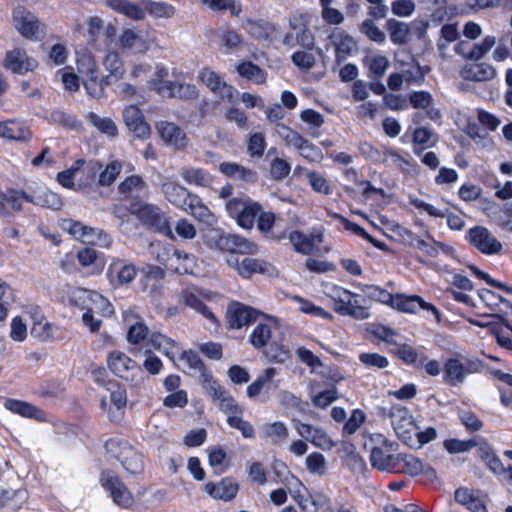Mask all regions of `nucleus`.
<instances>
[{
	"mask_svg": "<svg viewBox=\"0 0 512 512\" xmlns=\"http://www.w3.org/2000/svg\"><path fill=\"white\" fill-rule=\"evenodd\" d=\"M28 193L19 190H8L0 196V214L10 215L22 209V201H26Z\"/></svg>",
	"mask_w": 512,
	"mask_h": 512,
	"instance_id": "nucleus-31",
	"label": "nucleus"
},
{
	"mask_svg": "<svg viewBox=\"0 0 512 512\" xmlns=\"http://www.w3.org/2000/svg\"><path fill=\"white\" fill-rule=\"evenodd\" d=\"M101 483L110 492V496L115 504L126 509L133 505L134 498L132 493L114 472L103 471Z\"/></svg>",
	"mask_w": 512,
	"mask_h": 512,
	"instance_id": "nucleus-7",
	"label": "nucleus"
},
{
	"mask_svg": "<svg viewBox=\"0 0 512 512\" xmlns=\"http://www.w3.org/2000/svg\"><path fill=\"white\" fill-rule=\"evenodd\" d=\"M331 39L335 46V56L338 63L344 61L356 49V42L345 32L333 34Z\"/></svg>",
	"mask_w": 512,
	"mask_h": 512,
	"instance_id": "nucleus-33",
	"label": "nucleus"
},
{
	"mask_svg": "<svg viewBox=\"0 0 512 512\" xmlns=\"http://www.w3.org/2000/svg\"><path fill=\"white\" fill-rule=\"evenodd\" d=\"M84 164L85 160L78 159L69 169L59 172L57 175V181L59 182V184H61L65 188H73V180Z\"/></svg>",
	"mask_w": 512,
	"mask_h": 512,
	"instance_id": "nucleus-60",
	"label": "nucleus"
},
{
	"mask_svg": "<svg viewBox=\"0 0 512 512\" xmlns=\"http://www.w3.org/2000/svg\"><path fill=\"white\" fill-rule=\"evenodd\" d=\"M359 31L370 41L383 44L386 41V34L382 31L372 18H367L359 24Z\"/></svg>",
	"mask_w": 512,
	"mask_h": 512,
	"instance_id": "nucleus-47",
	"label": "nucleus"
},
{
	"mask_svg": "<svg viewBox=\"0 0 512 512\" xmlns=\"http://www.w3.org/2000/svg\"><path fill=\"white\" fill-rule=\"evenodd\" d=\"M200 381L213 400H219L220 402L221 398L226 397L224 389L213 380L212 376L207 371H203V373L200 374Z\"/></svg>",
	"mask_w": 512,
	"mask_h": 512,
	"instance_id": "nucleus-62",
	"label": "nucleus"
},
{
	"mask_svg": "<svg viewBox=\"0 0 512 512\" xmlns=\"http://www.w3.org/2000/svg\"><path fill=\"white\" fill-rule=\"evenodd\" d=\"M460 75L467 81H489L496 76V70L489 63H473L465 65L461 69Z\"/></svg>",
	"mask_w": 512,
	"mask_h": 512,
	"instance_id": "nucleus-25",
	"label": "nucleus"
},
{
	"mask_svg": "<svg viewBox=\"0 0 512 512\" xmlns=\"http://www.w3.org/2000/svg\"><path fill=\"white\" fill-rule=\"evenodd\" d=\"M484 369L483 362L477 357H468L462 354L449 357L443 364V380L449 386H458L472 374Z\"/></svg>",
	"mask_w": 512,
	"mask_h": 512,
	"instance_id": "nucleus-1",
	"label": "nucleus"
},
{
	"mask_svg": "<svg viewBox=\"0 0 512 512\" xmlns=\"http://www.w3.org/2000/svg\"><path fill=\"white\" fill-rule=\"evenodd\" d=\"M398 455H394L391 450V445L383 447H373L370 454L371 465L380 470L387 472H394L398 470L397 462Z\"/></svg>",
	"mask_w": 512,
	"mask_h": 512,
	"instance_id": "nucleus-20",
	"label": "nucleus"
},
{
	"mask_svg": "<svg viewBox=\"0 0 512 512\" xmlns=\"http://www.w3.org/2000/svg\"><path fill=\"white\" fill-rule=\"evenodd\" d=\"M13 20L16 30L27 39L41 40L46 34L45 25L25 7L14 9Z\"/></svg>",
	"mask_w": 512,
	"mask_h": 512,
	"instance_id": "nucleus-4",
	"label": "nucleus"
},
{
	"mask_svg": "<svg viewBox=\"0 0 512 512\" xmlns=\"http://www.w3.org/2000/svg\"><path fill=\"white\" fill-rule=\"evenodd\" d=\"M390 420L396 434L401 439L410 438L411 432L416 425L410 411L402 405H394L385 414Z\"/></svg>",
	"mask_w": 512,
	"mask_h": 512,
	"instance_id": "nucleus-9",
	"label": "nucleus"
},
{
	"mask_svg": "<svg viewBox=\"0 0 512 512\" xmlns=\"http://www.w3.org/2000/svg\"><path fill=\"white\" fill-rule=\"evenodd\" d=\"M275 132L284 140L287 146H292L297 149L299 145L304 143V137L301 134L282 123L276 124Z\"/></svg>",
	"mask_w": 512,
	"mask_h": 512,
	"instance_id": "nucleus-50",
	"label": "nucleus"
},
{
	"mask_svg": "<svg viewBox=\"0 0 512 512\" xmlns=\"http://www.w3.org/2000/svg\"><path fill=\"white\" fill-rule=\"evenodd\" d=\"M26 201L53 210H58L63 205L61 198L48 189L40 190L33 195L28 194Z\"/></svg>",
	"mask_w": 512,
	"mask_h": 512,
	"instance_id": "nucleus-34",
	"label": "nucleus"
},
{
	"mask_svg": "<svg viewBox=\"0 0 512 512\" xmlns=\"http://www.w3.org/2000/svg\"><path fill=\"white\" fill-rule=\"evenodd\" d=\"M4 407L13 413L19 414L24 417H37V408L31 404L15 399H7L4 402Z\"/></svg>",
	"mask_w": 512,
	"mask_h": 512,
	"instance_id": "nucleus-58",
	"label": "nucleus"
},
{
	"mask_svg": "<svg viewBox=\"0 0 512 512\" xmlns=\"http://www.w3.org/2000/svg\"><path fill=\"white\" fill-rule=\"evenodd\" d=\"M63 228L75 239L84 243L108 247L112 242L111 237L102 230L83 225L77 221L66 220L63 223Z\"/></svg>",
	"mask_w": 512,
	"mask_h": 512,
	"instance_id": "nucleus-6",
	"label": "nucleus"
},
{
	"mask_svg": "<svg viewBox=\"0 0 512 512\" xmlns=\"http://www.w3.org/2000/svg\"><path fill=\"white\" fill-rule=\"evenodd\" d=\"M300 118L303 122L309 125V135L312 137H318V129L324 123V116L318 111L306 109L300 113Z\"/></svg>",
	"mask_w": 512,
	"mask_h": 512,
	"instance_id": "nucleus-51",
	"label": "nucleus"
},
{
	"mask_svg": "<svg viewBox=\"0 0 512 512\" xmlns=\"http://www.w3.org/2000/svg\"><path fill=\"white\" fill-rule=\"evenodd\" d=\"M106 4L116 12L133 20H142L145 17L144 7H140L128 0H106Z\"/></svg>",
	"mask_w": 512,
	"mask_h": 512,
	"instance_id": "nucleus-35",
	"label": "nucleus"
},
{
	"mask_svg": "<svg viewBox=\"0 0 512 512\" xmlns=\"http://www.w3.org/2000/svg\"><path fill=\"white\" fill-rule=\"evenodd\" d=\"M179 302L187 307L192 308L196 312L200 313L204 318L216 323L217 319L213 312L203 303L200 297L195 293L194 290L186 288L183 289L179 295Z\"/></svg>",
	"mask_w": 512,
	"mask_h": 512,
	"instance_id": "nucleus-27",
	"label": "nucleus"
},
{
	"mask_svg": "<svg viewBox=\"0 0 512 512\" xmlns=\"http://www.w3.org/2000/svg\"><path fill=\"white\" fill-rule=\"evenodd\" d=\"M156 129L161 139L176 149H184L188 144V138L185 132L175 123L168 121H159L156 123Z\"/></svg>",
	"mask_w": 512,
	"mask_h": 512,
	"instance_id": "nucleus-15",
	"label": "nucleus"
},
{
	"mask_svg": "<svg viewBox=\"0 0 512 512\" xmlns=\"http://www.w3.org/2000/svg\"><path fill=\"white\" fill-rule=\"evenodd\" d=\"M4 138L15 141H29L31 139V132L27 126L15 121L4 122Z\"/></svg>",
	"mask_w": 512,
	"mask_h": 512,
	"instance_id": "nucleus-46",
	"label": "nucleus"
},
{
	"mask_svg": "<svg viewBox=\"0 0 512 512\" xmlns=\"http://www.w3.org/2000/svg\"><path fill=\"white\" fill-rule=\"evenodd\" d=\"M198 78L213 92L217 93L219 87L224 82L220 74L214 70L205 67L198 75Z\"/></svg>",
	"mask_w": 512,
	"mask_h": 512,
	"instance_id": "nucleus-64",
	"label": "nucleus"
},
{
	"mask_svg": "<svg viewBox=\"0 0 512 512\" xmlns=\"http://www.w3.org/2000/svg\"><path fill=\"white\" fill-rule=\"evenodd\" d=\"M289 240L295 251L303 255H309L314 248L313 240L299 231H293L289 235Z\"/></svg>",
	"mask_w": 512,
	"mask_h": 512,
	"instance_id": "nucleus-54",
	"label": "nucleus"
},
{
	"mask_svg": "<svg viewBox=\"0 0 512 512\" xmlns=\"http://www.w3.org/2000/svg\"><path fill=\"white\" fill-rule=\"evenodd\" d=\"M398 470L394 473H405L410 476L424 474L429 478H435V470L429 465H424L420 459L411 454H398Z\"/></svg>",
	"mask_w": 512,
	"mask_h": 512,
	"instance_id": "nucleus-17",
	"label": "nucleus"
},
{
	"mask_svg": "<svg viewBox=\"0 0 512 512\" xmlns=\"http://www.w3.org/2000/svg\"><path fill=\"white\" fill-rule=\"evenodd\" d=\"M102 64L108 72L113 73L116 77H123L125 74L123 62L117 52H108L105 55Z\"/></svg>",
	"mask_w": 512,
	"mask_h": 512,
	"instance_id": "nucleus-61",
	"label": "nucleus"
},
{
	"mask_svg": "<svg viewBox=\"0 0 512 512\" xmlns=\"http://www.w3.org/2000/svg\"><path fill=\"white\" fill-rule=\"evenodd\" d=\"M258 253L259 247L256 243L240 235H232L229 254L255 255Z\"/></svg>",
	"mask_w": 512,
	"mask_h": 512,
	"instance_id": "nucleus-43",
	"label": "nucleus"
},
{
	"mask_svg": "<svg viewBox=\"0 0 512 512\" xmlns=\"http://www.w3.org/2000/svg\"><path fill=\"white\" fill-rule=\"evenodd\" d=\"M386 26L389 32L390 40L395 45H404L407 42L410 32L408 24L397 21L395 19H389L386 22Z\"/></svg>",
	"mask_w": 512,
	"mask_h": 512,
	"instance_id": "nucleus-41",
	"label": "nucleus"
},
{
	"mask_svg": "<svg viewBox=\"0 0 512 512\" xmlns=\"http://www.w3.org/2000/svg\"><path fill=\"white\" fill-rule=\"evenodd\" d=\"M137 270L133 264H127L119 258H115L107 269V276L111 282L117 281L120 285L129 284L136 277Z\"/></svg>",
	"mask_w": 512,
	"mask_h": 512,
	"instance_id": "nucleus-21",
	"label": "nucleus"
},
{
	"mask_svg": "<svg viewBox=\"0 0 512 512\" xmlns=\"http://www.w3.org/2000/svg\"><path fill=\"white\" fill-rule=\"evenodd\" d=\"M329 296L334 302V310L340 315L350 316L355 320H365L370 316L367 307L357 300L358 295L342 287L333 286Z\"/></svg>",
	"mask_w": 512,
	"mask_h": 512,
	"instance_id": "nucleus-2",
	"label": "nucleus"
},
{
	"mask_svg": "<svg viewBox=\"0 0 512 512\" xmlns=\"http://www.w3.org/2000/svg\"><path fill=\"white\" fill-rule=\"evenodd\" d=\"M239 75L247 80H251L256 84H262L266 80V73L259 66L250 61L242 62L237 66Z\"/></svg>",
	"mask_w": 512,
	"mask_h": 512,
	"instance_id": "nucleus-45",
	"label": "nucleus"
},
{
	"mask_svg": "<svg viewBox=\"0 0 512 512\" xmlns=\"http://www.w3.org/2000/svg\"><path fill=\"white\" fill-rule=\"evenodd\" d=\"M146 348L158 350L171 360H173L175 354L180 351V347L176 341L160 332L150 334L146 342Z\"/></svg>",
	"mask_w": 512,
	"mask_h": 512,
	"instance_id": "nucleus-26",
	"label": "nucleus"
},
{
	"mask_svg": "<svg viewBox=\"0 0 512 512\" xmlns=\"http://www.w3.org/2000/svg\"><path fill=\"white\" fill-rule=\"evenodd\" d=\"M122 116L125 125L135 137L147 139L150 136V126L144 120L143 113L137 106L130 105L126 107L123 110Z\"/></svg>",
	"mask_w": 512,
	"mask_h": 512,
	"instance_id": "nucleus-13",
	"label": "nucleus"
},
{
	"mask_svg": "<svg viewBox=\"0 0 512 512\" xmlns=\"http://www.w3.org/2000/svg\"><path fill=\"white\" fill-rule=\"evenodd\" d=\"M77 69L83 80L99 76L96 61L90 54H83L77 60Z\"/></svg>",
	"mask_w": 512,
	"mask_h": 512,
	"instance_id": "nucleus-55",
	"label": "nucleus"
},
{
	"mask_svg": "<svg viewBox=\"0 0 512 512\" xmlns=\"http://www.w3.org/2000/svg\"><path fill=\"white\" fill-rule=\"evenodd\" d=\"M277 373V369L274 367L266 369L262 375L247 387V395L250 398L258 396L261 390L272 382Z\"/></svg>",
	"mask_w": 512,
	"mask_h": 512,
	"instance_id": "nucleus-48",
	"label": "nucleus"
},
{
	"mask_svg": "<svg viewBox=\"0 0 512 512\" xmlns=\"http://www.w3.org/2000/svg\"><path fill=\"white\" fill-rule=\"evenodd\" d=\"M440 38L437 42L438 51L444 55L448 45L455 42L459 37V32L456 24H445L442 26Z\"/></svg>",
	"mask_w": 512,
	"mask_h": 512,
	"instance_id": "nucleus-53",
	"label": "nucleus"
},
{
	"mask_svg": "<svg viewBox=\"0 0 512 512\" xmlns=\"http://www.w3.org/2000/svg\"><path fill=\"white\" fill-rule=\"evenodd\" d=\"M255 273L273 276L276 274V269L272 264L264 260L249 257L243 258L239 268V275L243 278H250Z\"/></svg>",
	"mask_w": 512,
	"mask_h": 512,
	"instance_id": "nucleus-28",
	"label": "nucleus"
},
{
	"mask_svg": "<svg viewBox=\"0 0 512 512\" xmlns=\"http://www.w3.org/2000/svg\"><path fill=\"white\" fill-rule=\"evenodd\" d=\"M276 327L277 323L272 319L258 323L250 334L251 345L256 349H261L270 344H276L272 335L273 329Z\"/></svg>",
	"mask_w": 512,
	"mask_h": 512,
	"instance_id": "nucleus-23",
	"label": "nucleus"
},
{
	"mask_svg": "<svg viewBox=\"0 0 512 512\" xmlns=\"http://www.w3.org/2000/svg\"><path fill=\"white\" fill-rule=\"evenodd\" d=\"M466 239L483 254H498L502 250L501 242L484 226H475L469 229Z\"/></svg>",
	"mask_w": 512,
	"mask_h": 512,
	"instance_id": "nucleus-8",
	"label": "nucleus"
},
{
	"mask_svg": "<svg viewBox=\"0 0 512 512\" xmlns=\"http://www.w3.org/2000/svg\"><path fill=\"white\" fill-rule=\"evenodd\" d=\"M80 299L85 303L86 311L82 315V323L88 327L91 332L99 330L102 320L95 317V314L111 313L108 300L96 291L80 290Z\"/></svg>",
	"mask_w": 512,
	"mask_h": 512,
	"instance_id": "nucleus-3",
	"label": "nucleus"
},
{
	"mask_svg": "<svg viewBox=\"0 0 512 512\" xmlns=\"http://www.w3.org/2000/svg\"><path fill=\"white\" fill-rule=\"evenodd\" d=\"M232 235L212 228L204 234L203 241L212 250L229 253Z\"/></svg>",
	"mask_w": 512,
	"mask_h": 512,
	"instance_id": "nucleus-30",
	"label": "nucleus"
},
{
	"mask_svg": "<svg viewBox=\"0 0 512 512\" xmlns=\"http://www.w3.org/2000/svg\"><path fill=\"white\" fill-rule=\"evenodd\" d=\"M121 443L115 440H108L105 443V448L107 452L114 454V456L121 461L124 469L131 473L137 474L142 471V458L139 453L134 451L126 442L123 443V449L119 455L116 453V448L119 447Z\"/></svg>",
	"mask_w": 512,
	"mask_h": 512,
	"instance_id": "nucleus-10",
	"label": "nucleus"
},
{
	"mask_svg": "<svg viewBox=\"0 0 512 512\" xmlns=\"http://www.w3.org/2000/svg\"><path fill=\"white\" fill-rule=\"evenodd\" d=\"M141 5L144 7V11H147L154 18H170L175 14L174 7L166 2L142 0Z\"/></svg>",
	"mask_w": 512,
	"mask_h": 512,
	"instance_id": "nucleus-44",
	"label": "nucleus"
},
{
	"mask_svg": "<svg viewBox=\"0 0 512 512\" xmlns=\"http://www.w3.org/2000/svg\"><path fill=\"white\" fill-rule=\"evenodd\" d=\"M257 316L256 310L238 302L231 303L227 309V320L229 327L232 329H240L250 325L256 320Z\"/></svg>",
	"mask_w": 512,
	"mask_h": 512,
	"instance_id": "nucleus-16",
	"label": "nucleus"
},
{
	"mask_svg": "<svg viewBox=\"0 0 512 512\" xmlns=\"http://www.w3.org/2000/svg\"><path fill=\"white\" fill-rule=\"evenodd\" d=\"M238 484L231 478L222 479L218 483H207L204 491L214 499L229 501L238 492Z\"/></svg>",
	"mask_w": 512,
	"mask_h": 512,
	"instance_id": "nucleus-24",
	"label": "nucleus"
},
{
	"mask_svg": "<svg viewBox=\"0 0 512 512\" xmlns=\"http://www.w3.org/2000/svg\"><path fill=\"white\" fill-rule=\"evenodd\" d=\"M161 190L167 201L183 210H187V205L194 196L185 187L173 181L164 182Z\"/></svg>",
	"mask_w": 512,
	"mask_h": 512,
	"instance_id": "nucleus-22",
	"label": "nucleus"
},
{
	"mask_svg": "<svg viewBox=\"0 0 512 512\" xmlns=\"http://www.w3.org/2000/svg\"><path fill=\"white\" fill-rule=\"evenodd\" d=\"M4 66L14 73L23 74L37 67V61L28 57L22 49H14L7 52Z\"/></svg>",
	"mask_w": 512,
	"mask_h": 512,
	"instance_id": "nucleus-19",
	"label": "nucleus"
},
{
	"mask_svg": "<svg viewBox=\"0 0 512 512\" xmlns=\"http://www.w3.org/2000/svg\"><path fill=\"white\" fill-rule=\"evenodd\" d=\"M399 70L401 71L407 84H421L424 80V73L419 63L410 58L409 61H399Z\"/></svg>",
	"mask_w": 512,
	"mask_h": 512,
	"instance_id": "nucleus-37",
	"label": "nucleus"
},
{
	"mask_svg": "<svg viewBox=\"0 0 512 512\" xmlns=\"http://www.w3.org/2000/svg\"><path fill=\"white\" fill-rule=\"evenodd\" d=\"M243 28L251 37L258 41H268L275 33L274 25L263 19H247Z\"/></svg>",
	"mask_w": 512,
	"mask_h": 512,
	"instance_id": "nucleus-29",
	"label": "nucleus"
},
{
	"mask_svg": "<svg viewBox=\"0 0 512 512\" xmlns=\"http://www.w3.org/2000/svg\"><path fill=\"white\" fill-rule=\"evenodd\" d=\"M394 354L405 364L412 365L415 368L420 363L423 353L418 352L415 348L407 344L396 345L393 350Z\"/></svg>",
	"mask_w": 512,
	"mask_h": 512,
	"instance_id": "nucleus-49",
	"label": "nucleus"
},
{
	"mask_svg": "<svg viewBox=\"0 0 512 512\" xmlns=\"http://www.w3.org/2000/svg\"><path fill=\"white\" fill-rule=\"evenodd\" d=\"M88 121L100 132L115 137L118 133L117 126L111 118H103L95 113H89Z\"/></svg>",
	"mask_w": 512,
	"mask_h": 512,
	"instance_id": "nucleus-56",
	"label": "nucleus"
},
{
	"mask_svg": "<svg viewBox=\"0 0 512 512\" xmlns=\"http://www.w3.org/2000/svg\"><path fill=\"white\" fill-rule=\"evenodd\" d=\"M110 401L115 409L109 408L108 416L113 422H118L123 416V409L127 403L126 391L118 387L116 390L110 392Z\"/></svg>",
	"mask_w": 512,
	"mask_h": 512,
	"instance_id": "nucleus-40",
	"label": "nucleus"
},
{
	"mask_svg": "<svg viewBox=\"0 0 512 512\" xmlns=\"http://www.w3.org/2000/svg\"><path fill=\"white\" fill-rule=\"evenodd\" d=\"M491 332L494 334L496 341L500 346L512 350V327L509 324H492Z\"/></svg>",
	"mask_w": 512,
	"mask_h": 512,
	"instance_id": "nucleus-52",
	"label": "nucleus"
},
{
	"mask_svg": "<svg viewBox=\"0 0 512 512\" xmlns=\"http://www.w3.org/2000/svg\"><path fill=\"white\" fill-rule=\"evenodd\" d=\"M496 38L494 36H486L481 43L474 44L468 51V59L473 61L480 60L495 45Z\"/></svg>",
	"mask_w": 512,
	"mask_h": 512,
	"instance_id": "nucleus-59",
	"label": "nucleus"
},
{
	"mask_svg": "<svg viewBox=\"0 0 512 512\" xmlns=\"http://www.w3.org/2000/svg\"><path fill=\"white\" fill-rule=\"evenodd\" d=\"M261 432L263 437L270 440L274 445H281L289 436L287 426L280 421L263 425L261 427Z\"/></svg>",
	"mask_w": 512,
	"mask_h": 512,
	"instance_id": "nucleus-36",
	"label": "nucleus"
},
{
	"mask_svg": "<svg viewBox=\"0 0 512 512\" xmlns=\"http://www.w3.org/2000/svg\"><path fill=\"white\" fill-rule=\"evenodd\" d=\"M328 215L331 217V218H334V219H337L339 220L344 228L348 231H351L353 232L355 235L359 236V237H362L364 239H366L368 242H370L374 247L382 250V251H387V245L381 241H378L376 240L374 237H372L370 234H368L364 228H362L360 225H358L357 223H354V222H351L349 221L348 219H346L345 217H343L342 215L338 214V213H335V212H331V211H327Z\"/></svg>",
	"mask_w": 512,
	"mask_h": 512,
	"instance_id": "nucleus-32",
	"label": "nucleus"
},
{
	"mask_svg": "<svg viewBox=\"0 0 512 512\" xmlns=\"http://www.w3.org/2000/svg\"><path fill=\"white\" fill-rule=\"evenodd\" d=\"M219 170L224 175L247 182L256 180V173L234 162H223L219 166Z\"/></svg>",
	"mask_w": 512,
	"mask_h": 512,
	"instance_id": "nucleus-39",
	"label": "nucleus"
},
{
	"mask_svg": "<svg viewBox=\"0 0 512 512\" xmlns=\"http://www.w3.org/2000/svg\"><path fill=\"white\" fill-rule=\"evenodd\" d=\"M132 214L136 215L144 225L173 238L168 217L158 206L147 203L141 204L139 207L133 208Z\"/></svg>",
	"mask_w": 512,
	"mask_h": 512,
	"instance_id": "nucleus-5",
	"label": "nucleus"
},
{
	"mask_svg": "<svg viewBox=\"0 0 512 512\" xmlns=\"http://www.w3.org/2000/svg\"><path fill=\"white\" fill-rule=\"evenodd\" d=\"M227 209L231 213H237L238 224L243 228H250L255 217L260 213L261 207L252 201L232 199L227 203Z\"/></svg>",
	"mask_w": 512,
	"mask_h": 512,
	"instance_id": "nucleus-12",
	"label": "nucleus"
},
{
	"mask_svg": "<svg viewBox=\"0 0 512 512\" xmlns=\"http://www.w3.org/2000/svg\"><path fill=\"white\" fill-rule=\"evenodd\" d=\"M185 211L207 225L212 226L216 223V218L213 213L201 202L197 195L191 198L187 205V210Z\"/></svg>",
	"mask_w": 512,
	"mask_h": 512,
	"instance_id": "nucleus-38",
	"label": "nucleus"
},
{
	"mask_svg": "<svg viewBox=\"0 0 512 512\" xmlns=\"http://www.w3.org/2000/svg\"><path fill=\"white\" fill-rule=\"evenodd\" d=\"M416 248L420 249L430 257H436L440 251L445 254H450L453 250L451 246L443 242H438L435 240L426 241L423 239L417 241Z\"/></svg>",
	"mask_w": 512,
	"mask_h": 512,
	"instance_id": "nucleus-57",
	"label": "nucleus"
},
{
	"mask_svg": "<svg viewBox=\"0 0 512 512\" xmlns=\"http://www.w3.org/2000/svg\"><path fill=\"white\" fill-rule=\"evenodd\" d=\"M200 381L213 400H219L220 402L221 398L226 397L224 389L213 380L212 376L207 371H203V373L200 374Z\"/></svg>",
	"mask_w": 512,
	"mask_h": 512,
	"instance_id": "nucleus-63",
	"label": "nucleus"
},
{
	"mask_svg": "<svg viewBox=\"0 0 512 512\" xmlns=\"http://www.w3.org/2000/svg\"><path fill=\"white\" fill-rule=\"evenodd\" d=\"M181 177L188 184H194L200 187H208L212 182V177L200 168L186 167L181 171Z\"/></svg>",
	"mask_w": 512,
	"mask_h": 512,
	"instance_id": "nucleus-42",
	"label": "nucleus"
},
{
	"mask_svg": "<svg viewBox=\"0 0 512 512\" xmlns=\"http://www.w3.org/2000/svg\"><path fill=\"white\" fill-rule=\"evenodd\" d=\"M155 89L167 97H176L183 100H193L198 97V89L193 84H181L159 79L154 83Z\"/></svg>",
	"mask_w": 512,
	"mask_h": 512,
	"instance_id": "nucleus-11",
	"label": "nucleus"
},
{
	"mask_svg": "<svg viewBox=\"0 0 512 512\" xmlns=\"http://www.w3.org/2000/svg\"><path fill=\"white\" fill-rule=\"evenodd\" d=\"M107 365L116 376L130 381L133 380L131 372L141 370L135 361L120 351H113L109 354Z\"/></svg>",
	"mask_w": 512,
	"mask_h": 512,
	"instance_id": "nucleus-18",
	"label": "nucleus"
},
{
	"mask_svg": "<svg viewBox=\"0 0 512 512\" xmlns=\"http://www.w3.org/2000/svg\"><path fill=\"white\" fill-rule=\"evenodd\" d=\"M392 307L405 313H417L419 310H427L430 311L437 321L440 320V313L437 308L425 302L419 296H405V295H395Z\"/></svg>",
	"mask_w": 512,
	"mask_h": 512,
	"instance_id": "nucleus-14",
	"label": "nucleus"
}]
</instances>
